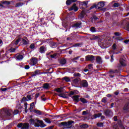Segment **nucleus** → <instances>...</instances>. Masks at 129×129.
I'll return each mask as SVG.
<instances>
[{
    "label": "nucleus",
    "instance_id": "f257e3e1",
    "mask_svg": "<svg viewBox=\"0 0 129 129\" xmlns=\"http://www.w3.org/2000/svg\"><path fill=\"white\" fill-rule=\"evenodd\" d=\"M30 124H32V125H34L36 127H45L46 126V124L44 123V122L42 120H40L38 119L34 120L31 119L29 120Z\"/></svg>",
    "mask_w": 129,
    "mask_h": 129
},
{
    "label": "nucleus",
    "instance_id": "f03ea898",
    "mask_svg": "<svg viewBox=\"0 0 129 129\" xmlns=\"http://www.w3.org/2000/svg\"><path fill=\"white\" fill-rule=\"evenodd\" d=\"M0 113L1 114H7L9 116H11L12 114L14 115L18 114L19 113V111L18 110H15L14 111L12 110H7L6 109H3L1 110Z\"/></svg>",
    "mask_w": 129,
    "mask_h": 129
},
{
    "label": "nucleus",
    "instance_id": "7ed1b4c3",
    "mask_svg": "<svg viewBox=\"0 0 129 129\" xmlns=\"http://www.w3.org/2000/svg\"><path fill=\"white\" fill-rule=\"evenodd\" d=\"M17 127L21 129H29L30 128V124L29 123H19L17 125Z\"/></svg>",
    "mask_w": 129,
    "mask_h": 129
},
{
    "label": "nucleus",
    "instance_id": "20e7f679",
    "mask_svg": "<svg viewBox=\"0 0 129 129\" xmlns=\"http://www.w3.org/2000/svg\"><path fill=\"white\" fill-rule=\"evenodd\" d=\"M74 122L73 121H69L68 122H62L60 123V125H63V126H65L67 128H69V127H71V125Z\"/></svg>",
    "mask_w": 129,
    "mask_h": 129
},
{
    "label": "nucleus",
    "instance_id": "39448f33",
    "mask_svg": "<svg viewBox=\"0 0 129 129\" xmlns=\"http://www.w3.org/2000/svg\"><path fill=\"white\" fill-rule=\"evenodd\" d=\"M104 7V3L103 2H100L98 4V5L94 4L90 9H93V8H96V9H101V8H103Z\"/></svg>",
    "mask_w": 129,
    "mask_h": 129
},
{
    "label": "nucleus",
    "instance_id": "423d86ee",
    "mask_svg": "<svg viewBox=\"0 0 129 129\" xmlns=\"http://www.w3.org/2000/svg\"><path fill=\"white\" fill-rule=\"evenodd\" d=\"M95 59V57L94 56L92 55H89L87 56H86V61H91V62H92L93 60Z\"/></svg>",
    "mask_w": 129,
    "mask_h": 129
},
{
    "label": "nucleus",
    "instance_id": "0eeeda50",
    "mask_svg": "<svg viewBox=\"0 0 129 129\" xmlns=\"http://www.w3.org/2000/svg\"><path fill=\"white\" fill-rule=\"evenodd\" d=\"M74 11L77 12L78 11V7L76 6V4H74L73 6L69 9V11Z\"/></svg>",
    "mask_w": 129,
    "mask_h": 129
},
{
    "label": "nucleus",
    "instance_id": "6e6552de",
    "mask_svg": "<svg viewBox=\"0 0 129 129\" xmlns=\"http://www.w3.org/2000/svg\"><path fill=\"white\" fill-rule=\"evenodd\" d=\"M38 62V60L36 58H33L30 63L31 66H34V65H36Z\"/></svg>",
    "mask_w": 129,
    "mask_h": 129
},
{
    "label": "nucleus",
    "instance_id": "1a4fd4ad",
    "mask_svg": "<svg viewBox=\"0 0 129 129\" xmlns=\"http://www.w3.org/2000/svg\"><path fill=\"white\" fill-rule=\"evenodd\" d=\"M81 85L83 87H87V86H88V83L86 80H83L81 82Z\"/></svg>",
    "mask_w": 129,
    "mask_h": 129
},
{
    "label": "nucleus",
    "instance_id": "9d476101",
    "mask_svg": "<svg viewBox=\"0 0 129 129\" xmlns=\"http://www.w3.org/2000/svg\"><path fill=\"white\" fill-rule=\"evenodd\" d=\"M96 60L98 64H101V63H102V59L100 57V56H97L96 58Z\"/></svg>",
    "mask_w": 129,
    "mask_h": 129
},
{
    "label": "nucleus",
    "instance_id": "9b49d317",
    "mask_svg": "<svg viewBox=\"0 0 129 129\" xmlns=\"http://www.w3.org/2000/svg\"><path fill=\"white\" fill-rule=\"evenodd\" d=\"M101 113H99L98 114H95L92 116V119H94V118H97V117H100L101 116Z\"/></svg>",
    "mask_w": 129,
    "mask_h": 129
},
{
    "label": "nucleus",
    "instance_id": "f8f14e48",
    "mask_svg": "<svg viewBox=\"0 0 129 129\" xmlns=\"http://www.w3.org/2000/svg\"><path fill=\"white\" fill-rule=\"evenodd\" d=\"M55 91H56V92H58V93H61L64 91L62 87L55 89Z\"/></svg>",
    "mask_w": 129,
    "mask_h": 129
},
{
    "label": "nucleus",
    "instance_id": "ddd939ff",
    "mask_svg": "<svg viewBox=\"0 0 129 129\" xmlns=\"http://www.w3.org/2000/svg\"><path fill=\"white\" fill-rule=\"evenodd\" d=\"M120 63L122 66H125V65H126L125 60L122 59L121 58L120 59Z\"/></svg>",
    "mask_w": 129,
    "mask_h": 129
},
{
    "label": "nucleus",
    "instance_id": "4468645a",
    "mask_svg": "<svg viewBox=\"0 0 129 129\" xmlns=\"http://www.w3.org/2000/svg\"><path fill=\"white\" fill-rule=\"evenodd\" d=\"M84 16H85V12L84 11H82L81 13L80 14L79 18L80 19H83V18H84Z\"/></svg>",
    "mask_w": 129,
    "mask_h": 129
},
{
    "label": "nucleus",
    "instance_id": "2eb2a0df",
    "mask_svg": "<svg viewBox=\"0 0 129 129\" xmlns=\"http://www.w3.org/2000/svg\"><path fill=\"white\" fill-rule=\"evenodd\" d=\"M73 99L75 100V101H76V102H78V101H79V95L74 96L73 97Z\"/></svg>",
    "mask_w": 129,
    "mask_h": 129
},
{
    "label": "nucleus",
    "instance_id": "dca6fc26",
    "mask_svg": "<svg viewBox=\"0 0 129 129\" xmlns=\"http://www.w3.org/2000/svg\"><path fill=\"white\" fill-rule=\"evenodd\" d=\"M27 98H28V100H27V98H25V97H24V98H23L22 99V100H23V101H28L31 100V99H32V98L31 97V95H28L27 96Z\"/></svg>",
    "mask_w": 129,
    "mask_h": 129
},
{
    "label": "nucleus",
    "instance_id": "f3484780",
    "mask_svg": "<svg viewBox=\"0 0 129 129\" xmlns=\"http://www.w3.org/2000/svg\"><path fill=\"white\" fill-rule=\"evenodd\" d=\"M24 58V56L22 54H18L16 56V59L17 60H22Z\"/></svg>",
    "mask_w": 129,
    "mask_h": 129
},
{
    "label": "nucleus",
    "instance_id": "a211bd4d",
    "mask_svg": "<svg viewBox=\"0 0 129 129\" xmlns=\"http://www.w3.org/2000/svg\"><path fill=\"white\" fill-rule=\"evenodd\" d=\"M22 43L23 45H27L28 44V39H27V38L22 39Z\"/></svg>",
    "mask_w": 129,
    "mask_h": 129
},
{
    "label": "nucleus",
    "instance_id": "6ab92c4d",
    "mask_svg": "<svg viewBox=\"0 0 129 129\" xmlns=\"http://www.w3.org/2000/svg\"><path fill=\"white\" fill-rule=\"evenodd\" d=\"M58 96H59L60 97H62L63 98H66V97H67V96H66V94L64 93L59 94Z\"/></svg>",
    "mask_w": 129,
    "mask_h": 129
},
{
    "label": "nucleus",
    "instance_id": "aec40b11",
    "mask_svg": "<svg viewBox=\"0 0 129 129\" xmlns=\"http://www.w3.org/2000/svg\"><path fill=\"white\" fill-rule=\"evenodd\" d=\"M124 110H129V103L126 104L123 108Z\"/></svg>",
    "mask_w": 129,
    "mask_h": 129
},
{
    "label": "nucleus",
    "instance_id": "412c9836",
    "mask_svg": "<svg viewBox=\"0 0 129 129\" xmlns=\"http://www.w3.org/2000/svg\"><path fill=\"white\" fill-rule=\"evenodd\" d=\"M43 88L48 89V88H50V85L48 83L44 84L43 85Z\"/></svg>",
    "mask_w": 129,
    "mask_h": 129
},
{
    "label": "nucleus",
    "instance_id": "4be33fe9",
    "mask_svg": "<svg viewBox=\"0 0 129 129\" xmlns=\"http://www.w3.org/2000/svg\"><path fill=\"white\" fill-rule=\"evenodd\" d=\"M78 82H79V80L78 79H76L73 81V84H75V85H77L78 84Z\"/></svg>",
    "mask_w": 129,
    "mask_h": 129
},
{
    "label": "nucleus",
    "instance_id": "5701e85b",
    "mask_svg": "<svg viewBox=\"0 0 129 129\" xmlns=\"http://www.w3.org/2000/svg\"><path fill=\"white\" fill-rule=\"evenodd\" d=\"M80 26H81V22H79L74 25V27L75 28H80Z\"/></svg>",
    "mask_w": 129,
    "mask_h": 129
},
{
    "label": "nucleus",
    "instance_id": "b1692460",
    "mask_svg": "<svg viewBox=\"0 0 129 129\" xmlns=\"http://www.w3.org/2000/svg\"><path fill=\"white\" fill-rule=\"evenodd\" d=\"M80 126L82 128H87V127H88V125L86 124H84L81 125Z\"/></svg>",
    "mask_w": 129,
    "mask_h": 129
},
{
    "label": "nucleus",
    "instance_id": "393cba45",
    "mask_svg": "<svg viewBox=\"0 0 129 129\" xmlns=\"http://www.w3.org/2000/svg\"><path fill=\"white\" fill-rule=\"evenodd\" d=\"M23 5H24V4H23L22 3H18L15 5V7L16 8H19L20 7H22V6H23Z\"/></svg>",
    "mask_w": 129,
    "mask_h": 129
},
{
    "label": "nucleus",
    "instance_id": "a878e982",
    "mask_svg": "<svg viewBox=\"0 0 129 129\" xmlns=\"http://www.w3.org/2000/svg\"><path fill=\"white\" fill-rule=\"evenodd\" d=\"M104 113H105V115H106V116H109V114L111 113V111L107 110L105 111Z\"/></svg>",
    "mask_w": 129,
    "mask_h": 129
},
{
    "label": "nucleus",
    "instance_id": "bb28decb",
    "mask_svg": "<svg viewBox=\"0 0 129 129\" xmlns=\"http://www.w3.org/2000/svg\"><path fill=\"white\" fill-rule=\"evenodd\" d=\"M80 100L81 101V102H82L83 103H87V101L86 100V99L83 98H81Z\"/></svg>",
    "mask_w": 129,
    "mask_h": 129
},
{
    "label": "nucleus",
    "instance_id": "cd10ccee",
    "mask_svg": "<svg viewBox=\"0 0 129 129\" xmlns=\"http://www.w3.org/2000/svg\"><path fill=\"white\" fill-rule=\"evenodd\" d=\"M40 53H44L45 52V47L44 46H42L40 48Z\"/></svg>",
    "mask_w": 129,
    "mask_h": 129
},
{
    "label": "nucleus",
    "instance_id": "c85d7f7f",
    "mask_svg": "<svg viewBox=\"0 0 129 129\" xmlns=\"http://www.w3.org/2000/svg\"><path fill=\"white\" fill-rule=\"evenodd\" d=\"M63 80L66 81V82H69V81H70V79L68 77H65L63 78Z\"/></svg>",
    "mask_w": 129,
    "mask_h": 129
},
{
    "label": "nucleus",
    "instance_id": "c756f323",
    "mask_svg": "<svg viewBox=\"0 0 129 129\" xmlns=\"http://www.w3.org/2000/svg\"><path fill=\"white\" fill-rule=\"evenodd\" d=\"M66 59H61L60 60V63L62 64V65H64L65 64H66Z\"/></svg>",
    "mask_w": 129,
    "mask_h": 129
},
{
    "label": "nucleus",
    "instance_id": "7c9ffc66",
    "mask_svg": "<svg viewBox=\"0 0 129 129\" xmlns=\"http://www.w3.org/2000/svg\"><path fill=\"white\" fill-rule=\"evenodd\" d=\"M34 106H35V103L33 102L30 104V110H32L34 108Z\"/></svg>",
    "mask_w": 129,
    "mask_h": 129
},
{
    "label": "nucleus",
    "instance_id": "2f4dec72",
    "mask_svg": "<svg viewBox=\"0 0 129 129\" xmlns=\"http://www.w3.org/2000/svg\"><path fill=\"white\" fill-rule=\"evenodd\" d=\"M66 4H67V6H69V5H71V4H72V0H67L66 2Z\"/></svg>",
    "mask_w": 129,
    "mask_h": 129
},
{
    "label": "nucleus",
    "instance_id": "473e14b6",
    "mask_svg": "<svg viewBox=\"0 0 129 129\" xmlns=\"http://www.w3.org/2000/svg\"><path fill=\"white\" fill-rule=\"evenodd\" d=\"M107 101V98L106 97H104L102 99V102H103L104 103H106Z\"/></svg>",
    "mask_w": 129,
    "mask_h": 129
},
{
    "label": "nucleus",
    "instance_id": "72a5a7b5",
    "mask_svg": "<svg viewBox=\"0 0 129 129\" xmlns=\"http://www.w3.org/2000/svg\"><path fill=\"white\" fill-rule=\"evenodd\" d=\"M1 3L3 5H10V2L8 1H2Z\"/></svg>",
    "mask_w": 129,
    "mask_h": 129
},
{
    "label": "nucleus",
    "instance_id": "f704fd0d",
    "mask_svg": "<svg viewBox=\"0 0 129 129\" xmlns=\"http://www.w3.org/2000/svg\"><path fill=\"white\" fill-rule=\"evenodd\" d=\"M97 126H99L100 127H102V126H103V123H97Z\"/></svg>",
    "mask_w": 129,
    "mask_h": 129
},
{
    "label": "nucleus",
    "instance_id": "c9c22d12",
    "mask_svg": "<svg viewBox=\"0 0 129 129\" xmlns=\"http://www.w3.org/2000/svg\"><path fill=\"white\" fill-rule=\"evenodd\" d=\"M44 120L47 123H51V120H50V119L45 118Z\"/></svg>",
    "mask_w": 129,
    "mask_h": 129
},
{
    "label": "nucleus",
    "instance_id": "e433bc0d",
    "mask_svg": "<svg viewBox=\"0 0 129 129\" xmlns=\"http://www.w3.org/2000/svg\"><path fill=\"white\" fill-rule=\"evenodd\" d=\"M34 112H35V113H37V114H41V113H41V111L38 110H34Z\"/></svg>",
    "mask_w": 129,
    "mask_h": 129
},
{
    "label": "nucleus",
    "instance_id": "4c0bfd02",
    "mask_svg": "<svg viewBox=\"0 0 129 129\" xmlns=\"http://www.w3.org/2000/svg\"><path fill=\"white\" fill-rule=\"evenodd\" d=\"M74 76H75V77L78 76V77H80V76H81V75H80V74H79V73H75L74 74Z\"/></svg>",
    "mask_w": 129,
    "mask_h": 129
},
{
    "label": "nucleus",
    "instance_id": "58836bf2",
    "mask_svg": "<svg viewBox=\"0 0 129 129\" xmlns=\"http://www.w3.org/2000/svg\"><path fill=\"white\" fill-rule=\"evenodd\" d=\"M114 8H118V7H119V4L118 3H114L113 4Z\"/></svg>",
    "mask_w": 129,
    "mask_h": 129
},
{
    "label": "nucleus",
    "instance_id": "ea45409f",
    "mask_svg": "<svg viewBox=\"0 0 129 129\" xmlns=\"http://www.w3.org/2000/svg\"><path fill=\"white\" fill-rule=\"evenodd\" d=\"M38 74H40V72L39 71H36L33 74L34 76H36V75H38Z\"/></svg>",
    "mask_w": 129,
    "mask_h": 129
},
{
    "label": "nucleus",
    "instance_id": "a19ab883",
    "mask_svg": "<svg viewBox=\"0 0 129 129\" xmlns=\"http://www.w3.org/2000/svg\"><path fill=\"white\" fill-rule=\"evenodd\" d=\"M50 57L51 58H56V57H57V54L55 53L54 54L50 55Z\"/></svg>",
    "mask_w": 129,
    "mask_h": 129
},
{
    "label": "nucleus",
    "instance_id": "79ce46f5",
    "mask_svg": "<svg viewBox=\"0 0 129 129\" xmlns=\"http://www.w3.org/2000/svg\"><path fill=\"white\" fill-rule=\"evenodd\" d=\"M112 48L113 50H115V49H116V44H114L112 45Z\"/></svg>",
    "mask_w": 129,
    "mask_h": 129
},
{
    "label": "nucleus",
    "instance_id": "37998d69",
    "mask_svg": "<svg viewBox=\"0 0 129 129\" xmlns=\"http://www.w3.org/2000/svg\"><path fill=\"white\" fill-rule=\"evenodd\" d=\"M24 105H25V112H27V108H28V106H27V105H28V103H25L24 104Z\"/></svg>",
    "mask_w": 129,
    "mask_h": 129
},
{
    "label": "nucleus",
    "instance_id": "c03bdc74",
    "mask_svg": "<svg viewBox=\"0 0 129 129\" xmlns=\"http://www.w3.org/2000/svg\"><path fill=\"white\" fill-rule=\"evenodd\" d=\"M20 41H21V38H19L18 39H17L16 40V41L15 42V45H18V44H19V42H20Z\"/></svg>",
    "mask_w": 129,
    "mask_h": 129
},
{
    "label": "nucleus",
    "instance_id": "a18cd8bd",
    "mask_svg": "<svg viewBox=\"0 0 129 129\" xmlns=\"http://www.w3.org/2000/svg\"><path fill=\"white\" fill-rule=\"evenodd\" d=\"M34 48H35V44L34 43H32L30 45V48L34 49Z\"/></svg>",
    "mask_w": 129,
    "mask_h": 129
},
{
    "label": "nucleus",
    "instance_id": "49530a36",
    "mask_svg": "<svg viewBox=\"0 0 129 129\" xmlns=\"http://www.w3.org/2000/svg\"><path fill=\"white\" fill-rule=\"evenodd\" d=\"M10 52H15L16 51V48H11L9 49Z\"/></svg>",
    "mask_w": 129,
    "mask_h": 129
},
{
    "label": "nucleus",
    "instance_id": "de8ad7c7",
    "mask_svg": "<svg viewBox=\"0 0 129 129\" xmlns=\"http://www.w3.org/2000/svg\"><path fill=\"white\" fill-rule=\"evenodd\" d=\"M70 96H72V95H75L74 92L71 91L69 94Z\"/></svg>",
    "mask_w": 129,
    "mask_h": 129
},
{
    "label": "nucleus",
    "instance_id": "09e8293b",
    "mask_svg": "<svg viewBox=\"0 0 129 129\" xmlns=\"http://www.w3.org/2000/svg\"><path fill=\"white\" fill-rule=\"evenodd\" d=\"M88 68L89 69H90V70H91V69H92V64H89L88 67Z\"/></svg>",
    "mask_w": 129,
    "mask_h": 129
},
{
    "label": "nucleus",
    "instance_id": "8fccbe9b",
    "mask_svg": "<svg viewBox=\"0 0 129 129\" xmlns=\"http://www.w3.org/2000/svg\"><path fill=\"white\" fill-rule=\"evenodd\" d=\"M91 31L92 32H95V28H94V27H92V28H91Z\"/></svg>",
    "mask_w": 129,
    "mask_h": 129
},
{
    "label": "nucleus",
    "instance_id": "3c124183",
    "mask_svg": "<svg viewBox=\"0 0 129 129\" xmlns=\"http://www.w3.org/2000/svg\"><path fill=\"white\" fill-rule=\"evenodd\" d=\"M79 59V56L75 57L74 58H73V59H72V61H73V62H74V60H77V59Z\"/></svg>",
    "mask_w": 129,
    "mask_h": 129
},
{
    "label": "nucleus",
    "instance_id": "603ef678",
    "mask_svg": "<svg viewBox=\"0 0 129 129\" xmlns=\"http://www.w3.org/2000/svg\"><path fill=\"white\" fill-rule=\"evenodd\" d=\"M113 119L114 121H117V117L116 116H115L113 118Z\"/></svg>",
    "mask_w": 129,
    "mask_h": 129
},
{
    "label": "nucleus",
    "instance_id": "864d4df0",
    "mask_svg": "<svg viewBox=\"0 0 129 129\" xmlns=\"http://www.w3.org/2000/svg\"><path fill=\"white\" fill-rule=\"evenodd\" d=\"M124 43H125V44H128V43H129V39L125 40L124 41Z\"/></svg>",
    "mask_w": 129,
    "mask_h": 129
},
{
    "label": "nucleus",
    "instance_id": "5fc2aeb1",
    "mask_svg": "<svg viewBox=\"0 0 129 129\" xmlns=\"http://www.w3.org/2000/svg\"><path fill=\"white\" fill-rule=\"evenodd\" d=\"M83 5H84V6H87V5H88V2H84L83 3Z\"/></svg>",
    "mask_w": 129,
    "mask_h": 129
},
{
    "label": "nucleus",
    "instance_id": "6e6d98bb",
    "mask_svg": "<svg viewBox=\"0 0 129 129\" xmlns=\"http://www.w3.org/2000/svg\"><path fill=\"white\" fill-rule=\"evenodd\" d=\"M25 69H30V66L29 65H26L25 67Z\"/></svg>",
    "mask_w": 129,
    "mask_h": 129
},
{
    "label": "nucleus",
    "instance_id": "4d7b16f0",
    "mask_svg": "<svg viewBox=\"0 0 129 129\" xmlns=\"http://www.w3.org/2000/svg\"><path fill=\"white\" fill-rule=\"evenodd\" d=\"M80 43H77V44H76L75 45V47H80Z\"/></svg>",
    "mask_w": 129,
    "mask_h": 129
},
{
    "label": "nucleus",
    "instance_id": "13d9d810",
    "mask_svg": "<svg viewBox=\"0 0 129 129\" xmlns=\"http://www.w3.org/2000/svg\"><path fill=\"white\" fill-rule=\"evenodd\" d=\"M115 36H117V37H118V36H119V33L118 32H116L114 33Z\"/></svg>",
    "mask_w": 129,
    "mask_h": 129
},
{
    "label": "nucleus",
    "instance_id": "bf43d9fd",
    "mask_svg": "<svg viewBox=\"0 0 129 129\" xmlns=\"http://www.w3.org/2000/svg\"><path fill=\"white\" fill-rule=\"evenodd\" d=\"M74 94L75 95L76 94H78V92L77 91V90H75V91H74Z\"/></svg>",
    "mask_w": 129,
    "mask_h": 129
},
{
    "label": "nucleus",
    "instance_id": "052dcab7",
    "mask_svg": "<svg viewBox=\"0 0 129 129\" xmlns=\"http://www.w3.org/2000/svg\"><path fill=\"white\" fill-rule=\"evenodd\" d=\"M111 62H113V56H111Z\"/></svg>",
    "mask_w": 129,
    "mask_h": 129
},
{
    "label": "nucleus",
    "instance_id": "680f3d73",
    "mask_svg": "<svg viewBox=\"0 0 129 129\" xmlns=\"http://www.w3.org/2000/svg\"><path fill=\"white\" fill-rule=\"evenodd\" d=\"M1 90L2 91H6L7 90V89H6V88L1 89Z\"/></svg>",
    "mask_w": 129,
    "mask_h": 129
},
{
    "label": "nucleus",
    "instance_id": "e2e57ef3",
    "mask_svg": "<svg viewBox=\"0 0 129 129\" xmlns=\"http://www.w3.org/2000/svg\"><path fill=\"white\" fill-rule=\"evenodd\" d=\"M106 96H107V97H111V95L108 94H107V95H106Z\"/></svg>",
    "mask_w": 129,
    "mask_h": 129
},
{
    "label": "nucleus",
    "instance_id": "0e129e2a",
    "mask_svg": "<svg viewBox=\"0 0 129 129\" xmlns=\"http://www.w3.org/2000/svg\"><path fill=\"white\" fill-rule=\"evenodd\" d=\"M85 114H86V111H84L83 112V115H85Z\"/></svg>",
    "mask_w": 129,
    "mask_h": 129
},
{
    "label": "nucleus",
    "instance_id": "69168bd1",
    "mask_svg": "<svg viewBox=\"0 0 129 129\" xmlns=\"http://www.w3.org/2000/svg\"><path fill=\"white\" fill-rule=\"evenodd\" d=\"M0 45H3V40H0Z\"/></svg>",
    "mask_w": 129,
    "mask_h": 129
},
{
    "label": "nucleus",
    "instance_id": "338daca9",
    "mask_svg": "<svg viewBox=\"0 0 129 129\" xmlns=\"http://www.w3.org/2000/svg\"><path fill=\"white\" fill-rule=\"evenodd\" d=\"M114 94H115V95H118V92H115Z\"/></svg>",
    "mask_w": 129,
    "mask_h": 129
},
{
    "label": "nucleus",
    "instance_id": "774afa93",
    "mask_svg": "<svg viewBox=\"0 0 129 129\" xmlns=\"http://www.w3.org/2000/svg\"><path fill=\"white\" fill-rule=\"evenodd\" d=\"M126 29H127V31H129V26H127Z\"/></svg>",
    "mask_w": 129,
    "mask_h": 129
}]
</instances>
